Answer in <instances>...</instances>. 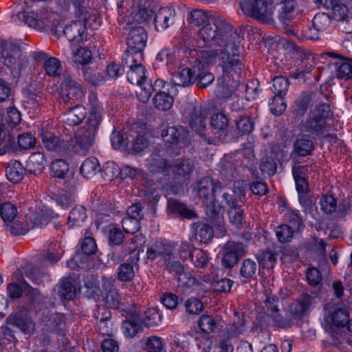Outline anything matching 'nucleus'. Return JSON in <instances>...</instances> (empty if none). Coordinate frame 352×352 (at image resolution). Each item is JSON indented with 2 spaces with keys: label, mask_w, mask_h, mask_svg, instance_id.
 I'll list each match as a JSON object with an SVG mask.
<instances>
[{
  "label": "nucleus",
  "mask_w": 352,
  "mask_h": 352,
  "mask_svg": "<svg viewBox=\"0 0 352 352\" xmlns=\"http://www.w3.org/2000/svg\"><path fill=\"white\" fill-rule=\"evenodd\" d=\"M239 5L247 16L263 23L270 24L274 22V6L266 0H242Z\"/></svg>",
  "instance_id": "1a4fd4ad"
},
{
  "label": "nucleus",
  "mask_w": 352,
  "mask_h": 352,
  "mask_svg": "<svg viewBox=\"0 0 352 352\" xmlns=\"http://www.w3.org/2000/svg\"><path fill=\"white\" fill-rule=\"evenodd\" d=\"M45 166L44 155L41 152L32 153L28 161V171L38 175L43 173Z\"/></svg>",
  "instance_id": "4c0bfd02"
},
{
  "label": "nucleus",
  "mask_w": 352,
  "mask_h": 352,
  "mask_svg": "<svg viewBox=\"0 0 352 352\" xmlns=\"http://www.w3.org/2000/svg\"><path fill=\"white\" fill-rule=\"evenodd\" d=\"M51 173L53 177L64 178L69 171V164L63 159H56L51 164Z\"/></svg>",
  "instance_id": "13d9d810"
},
{
  "label": "nucleus",
  "mask_w": 352,
  "mask_h": 352,
  "mask_svg": "<svg viewBox=\"0 0 352 352\" xmlns=\"http://www.w3.org/2000/svg\"><path fill=\"white\" fill-rule=\"evenodd\" d=\"M239 39L232 40L215 50L217 56H219V65L222 67L223 74H238L240 76L244 67V64L239 58Z\"/></svg>",
  "instance_id": "423d86ee"
},
{
  "label": "nucleus",
  "mask_w": 352,
  "mask_h": 352,
  "mask_svg": "<svg viewBox=\"0 0 352 352\" xmlns=\"http://www.w3.org/2000/svg\"><path fill=\"white\" fill-rule=\"evenodd\" d=\"M87 218L86 209L82 206L74 207L68 217V223L71 226H79Z\"/></svg>",
  "instance_id": "bf43d9fd"
},
{
  "label": "nucleus",
  "mask_w": 352,
  "mask_h": 352,
  "mask_svg": "<svg viewBox=\"0 0 352 352\" xmlns=\"http://www.w3.org/2000/svg\"><path fill=\"white\" fill-rule=\"evenodd\" d=\"M278 254L267 250L256 254V259L260 266L263 268L272 269L277 260Z\"/></svg>",
  "instance_id": "49530a36"
},
{
  "label": "nucleus",
  "mask_w": 352,
  "mask_h": 352,
  "mask_svg": "<svg viewBox=\"0 0 352 352\" xmlns=\"http://www.w3.org/2000/svg\"><path fill=\"white\" fill-rule=\"evenodd\" d=\"M167 208L170 213L179 214L183 218L192 219L197 217L194 210L175 199L168 200Z\"/></svg>",
  "instance_id": "7c9ffc66"
},
{
  "label": "nucleus",
  "mask_w": 352,
  "mask_h": 352,
  "mask_svg": "<svg viewBox=\"0 0 352 352\" xmlns=\"http://www.w3.org/2000/svg\"><path fill=\"white\" fill-rule=\"evenodd\" d=\"M99 127L98 121L87 119L85 124L77 132L74 139L71 138L65 144L68 153L86 155L92 148Z\"/></svg>",
  "instance_id": "20e7f679"
},
{
  "label": "nucleus",
  "mask_w": 352,
  "mask_h": 352,
  "mask_svg": "<svg viewBox=\"0 0 352 352\" xmlns=\"http://www.w3.org/2000/svg\"><path fill=\"white\" fill-rule=\"evenodd\" d=\"M271 112L275 116L281 115L286 109L284 96H274L269 102Z\"/></svg>",
  "instance_id": "774afa93"
},
{
  "label": "nucleus",
  "mask_w": 352,
  "mask_h": 352,
  "mask_svg": "<svg viewBox=\"0 0 352 352\" xmlns=\"http://www.w3.org/2000/svg\"><path fill=\"white\" fill-rule=\"evenodd\" d=\"M194 59L190 57V63L191 67L183 68L180 71L174 73L170 78V83L173 86L181 87H188L195 82V74L194 69Z\"/></svg>",
  "instance_id": "412c9836"
},
{
  "label": "nucleus",
  "mask_w": 352,
  "mask_h": 352,
  "mask_svg": "<svg viewBox=\"0 0 352 352\" xmlns=\"http://www.w3.org/2000/svg\"><path fill=\"white\" fill-rule=\"evenodd\" d=\"M314 96L313 93L302 94L292 106L294 113L298 116H303L308 107L313 103Z\"/></svg>",
  "instance_id": "c9c22d12"
},
{
  "label": "nucleus",
  "mask_w": 352,
  "mask_h": 352,
  "mask_svg": "<svg viewBox=\"0 0 352 352\" xmlns=\"http://www.w3.org/2000/svg\"><path fill=\"white\" fill-rule=\"evenodd\" d=\"M294 147L296 153L302 157L311 155L314 148V142L303 137L296 139Z\"/></svg>",
  "instance_id": "3c124183"
},
{
  "label": "nucleus",
  "mask_w": 352,
  "mask_h": 352,
  "mask_svg": "<svg viewBox=\"0 0 352 352\" xmlns=\"http://www.w3.org/2000/svg\"><path fill=\"white\" fill-rule=\"evenodd\" d=\"M82 72L85 80L91 86H99L106 80L103 73L96 68L83 67Z\"/></svg>",
  "instance_id": "72a5a7b5"
},
{
  "label": "nucleus",
  "mask_w": 352,
  "mask_h": 352,
  "mask_svg": "<svg viewBox=\"0 0 352 352\" xmlns=\"http://www.w3.org/2000/svg\"><path fill=\"white\" fill-rule=\"evenodd\" d=\"M18 210L15 205L10 202H5L0 205V217L4 226L17 218Z\"/></svg>",
  "instance_id": "de8ad7c7"
},
{
  "label": "nucleus",
  "mask_w": 352,
  "mask_h": 352,
  "mask_svg": "<svg viewBox=\"0 0 352 352\" xmlns=\"http://www.w3.org/2000/svg\"><path fill=\"white\" fill-rule=\"evenodd\" d=\"M86 23L82 21H74L66 25L62 32L72 44L80 45L87 38Z\"/></svg>",
  "instance_id": "a211bd4d"
},
{
  "label": "nucleus",
  "mask_w": 352,
  "mask_h": 352,
  "mask_svg": "<svg viewBox=\"0 0 352 352\" xmlns=\"http://www.w3.org/2000/svg\"><path fill=\"white\" fill-rule=\"evenodd\" d=\"M189 257L197 268H203L206 266L209 261L208 254L207 252L199 248H194L189 253Z\"/></svg>",
  "instance_id": "864d4df0"
},
{
  "label": "nucleus",
  "mask_w": 352,
  "mask_h": 352,
  "mask_svg": "<svg viewBox=\"0 0 352 352\" xmlns=\"http://www.w3.org/2000/svg\"><path fill=\"white\" fill-rule=\"evenodd\" d=\"M272 82V91L275 96H284L289 89V80L283 76H278L274 77Z\"/></svg>",
  "instance_id": "4d7b16f0"
},
{
  "label": "nucleus",
  "mask_w": 352,
  "mask_h": 352,
  "mask_svg": "<svg viewBox=\"0 0 352 352\" xmlns=\"http://www.w3.org/2000/svg\"><path fill=\"white\" fill-rule=\"evenodd\" d=\"M147 165L151 172L170 173L171 165L159 153H153L147 159Z\"/></svg>",
  "instance_id": "c85d7f7f"
},
{
  "label": "nucleus",
  "mask_w": 352,
  "mask_h": 352,
  "mask_svg": "<svg viewBox=\"0 0 352 352\" xmlns=\"http://www.w3.org/2000/svg\"><path fill=\"white\" fill-rule=\"evenodd\" d=\"M332 111L327 103L320 102L309 111L306 119L302 122L300 130L312 139L323 134L327 120L331 117Z\"/></svg>",
  "instance_id": "f03ea898"
},
{
  "label": "nucleus",
  "mask_w": 352,
  "mask_h": 352,
  "mask_svg": "<svg viewBox=\"0 0 352 352\" xmlns=\"http://www.w3.org/2000/svg\"><path fill=\"white\" fill-rule=\"evenodd\" d=\"M5 228L12 235L19 236L25 234L30 230V225L26 219L17 216V218L5 226Z\"/></svg>",
  "instance_id": "f704fd0d"
},
{
  "label": "nucleus",
  "mask_w": 352,
  "mask_h": 352,
  "mask_svg": "<svg viewBox=\"0 0 352 352\" xmlns=\"http://www.w3.org/2000/svg\"><path fill=\"white\" fill-rule=\"evenodd\" d=\"M99 171H100V164L96 157L87 158L82 162L80 167V173L87 179L92 177Z\"/></svg>",
  "instance_id": "8fccbe9b"
},
{
  "label": "nucleus",
  "mask_w": 352,
  "mask_h": 352,
  "mask_svg": "<svg viewBox=\"0 0 352 352\" xmlns=\"http://www.w3.org/2000/svg\"><path fill=\"white\" fill-rule=\"evenodd\" d=\"M190 56L194 59L195 82L200 88H205L214 80L213 74L208 72V68L213 65L217 58V52L213 50H191Z\"/></svg>",
  "instance_id": "7ed1b4c3"
},
{
  "label": "nucleus",
  "mask_w": 352,
  "mask_h": 352,
  "mask_svg": "<svg viewBox=\"0 0 352 352\" xmlns=\"http://www.w3.org/2000/svg\"><path fill=\"white\" fill-rule=\"evenodd\" d=\"M321 210L327 214L334 213L338 218L345 217L350 210V205L347 203L338 204L337 199L330 194L323 195L320 198Z\"/></svg>",
  "instance_id": "4468645a"
},
{
  "label": "nucleus",
  "mask_w": 352,
  "mask_h": 352,
  "mask_svg": "<svg viewBox=\"0 0 352 352\" xmlns=\"http://www.w3.org/2000/svg\"><path fill=\"white\" fill-rule=\"evenodd\" d=\"M338 78L349 79L352 77V62L349 59L340 58L335 63Z\"/></svg>",
  "instance_id": "09e8293b"
},
{
  "label": "nucleus",
  "mask_w": 352,
  "mask_h": 352,
  "mask_svg": "<svg viewBox=\"0 0 352 352\" xmlns=\"http://www.w3.org/2000/svg\"><path fill=\"white\" fill-rule=\"evenodd\" d=\"M257 270L256 263L250 259H244L241 263L240 276L245 279H249L256 274Z\"/></svg>",
  "instance_id": "0e129e2a"
},
{
  "label": "nucleus",
  "mask_w": 352,
  "mask_h": 352,
  "mask_svg": "<svg viewBox=\"0 0 352 352\" xmlns=\"http://www.w3.org/2000/svg\"><path fill=\"white\" fill-rule=\"evenodd\" d=\"M154 14V4L150 0H140L139 3L133 7L129 15V19H132L133 24L146 23L151 21Z\"/></svg>",
  "instance_id": "dca6fc26"
},
{
  "label": "nucleus",
  "mask_w": 352,
  "mask_h": 352,
  "mask_svg": "<svg viewBox=\"0 0 352 352\" xmlns=\"http://www.w3.org/2000/svg\"><path fill=\"white\" fill-rule=\"evenodd\" d=\"M86 114L84 107L76 105L63 113V120L70 126L78 125L85 119Z\"/></svg>",
  "instance_id": "2f4dec72"
},
{
  "label": "nucleus",
  "mask_w": 352,
  "mask_h": 352,
  "mask_svg": "<svg viewBox=\"0 0 352 352\" xmlns=\"http://www.w3.org/2000/svg\"><path fill=\"white\" fill-rule=\"evenodd\" d=\"M155 107L160 111L170 109L174 102L173 97L169 94L159 91L153 98Z\"/></svg>",
  "instance_id": "ea45409f"
},
{
  "label": "nucleus",
  "mask_w": 352,
  "mask_h": 352,
  "mask_svg": "<svg viewBox=\"0 0 352 352\" xmlns=\"http://www.w3.org/2000/svg\"><path fill=\"white\" fill-rule=\"evenodd\" d=\"M16 151L14 135L8 131H3L0 141V155L6 153H14Z\"/></svg>",
  "instance_id": "c03bdc74"
},
{
  "label": "nucleus",
  "mask_w": 352,
  "mask_h": 352,
  "mask_svg": "<svg viewBox=\"0 0 352 352\" xmlns=\"http://www.w3.org/2000/svg\"><path fill=\"white\" fill-rule=\"evenodd\" d=\"M208 111L201 104H189L186 107V120L190 127L201 137L206 138V120Z\"/></svg>",
  "instance_id": "9b49d317"
},
{
  "label": "nucleus",
  "mask_w": 352,
  "mask_h": 352,
  "mask_svg": "<svg viewBox=\"0 0 352 352\" xmlns=\"http://www.w3.org/2000/svg\"><path fill=\"white\" fill-rule=\"evenodd\" d=\"M79 283V278L75 274L69 275L62 280L58 289L59 295L67 300H72L80 288Z\"/></svg>",
  "instance_id": "393cba45"
},
{
  "label": "nucleus",
  "mask_w": 352,
  "mask_h": 352,
  "mask_svg": "<svg viewBox=\"0 0 352 352\" xmlns=\"http://www.w3.org/2000/svg\"><path fill=\"white\" fill-rule=\"evenodd\" d=\"M196 236L201 243H207L214 236V231L212 226L207 223H202L197 226Z\"/></svg>",
  "instance_id": "338daca9"
},
{
  "label": "nucleus",
  "mask_w": 352,
  "mask_h": 352,
  "mask_svg": "<svg viewBox=\"0 0 352 352\" xmlns=\"http://www.w3.org/2000/svg\"><path fill=\"white\" fill-rule=\"evenodd\" d=\"M174 248L171 244L162 241H157L152 245L149 246L146 250V258L151 261L162 257L164 261L168 256L173 254Z\"/></svg>",
  "instance_id": "bb28decb"
},
{
  "label": "nucleus",
  "mask_w": 352,
  "mask_h": 352,
  "mask_svg": "<svg viewBox=\"0 0 352 352\" xmlns=\"http://www.w3.org/2000/svg\"><path fill=\"white\" fill-rule=\"evenodd\" d=\"M89 116L87 119L94 120V117L98 121V124L101 122V107L97 98V96L94 93H91L89 96Z\"/></svg>",
  "instance_id": "680f3d73"
},
{
  "label": "nucleus",
  "mask_w": 352,
  "mask_h": 352,
  "mask_svg": "<svg viewBox=\"0 0 352 352\" xmlns=\"http://www.w3.org/2000/svg\"><path fill=\"white\" fill-rule=\"evenodd\" d=\"M194 168L193 162L190 159H177L174 164L171 165L170 172L181 176L190 175Z\"/></svg>",
  "instance_id": "79ce46f5"
},
{
  "label": "nucleus",
  "mask_w": 352,
  "mask_h": 352,
  "mask_svg": "<svg viewBox=\"0 0 352 352\" xmlns=\"http://www.w3.org/2000/svg\"><path fill=\"white\" fill-rule=\"evenodd\" d=\"M229 124V119L222 113H217L212 116L210 119V124L217 133H221L218 138L222 135H226L227 129Z\"/></svg>",
  "instance_id": "a19ab883"
},
{
  "label": "nucleus",
  "mask_w": 352,
  "mask_h": 352,
  "mask_svg": "<svg viewBox=\"0 0 352 352\" xmlns=\"http://www.w3.org/2000/svg\"><path fill=\"white\" fill-rule=\"evenodd\" d=\"M125 30L128 32L126 41L129 50L126 51V54H138L142 58V52L146 46L147 34L144 28L137 24L131 23L128 19L127 26Z\"/></svg>",
  "instance_id": "9d476101"
},
{
  "label": "nucleus",
  "mask_w": 352,
  "mask_h": 352,
  "mask_svg": "<svg viewBox=\"0 0 352 352\" xmlns=\"http://www.w3.org/2000/svg\"><path fill=\"white\" fill-rule=\"evenodd\" d=\"M0 63L9 68L14 74L19 75L25 66L20 46L14 43L0 41Z\"/></svg>",
  "instance_id": "6e6552de"
},
{
  "label": "nucleus",
  "mask_w": 352,
  "mask_h": 352,
  "mask_svg": "<svg viewBox=\"0 0 352 352\" xmlns=\"http://www.w3.org/2000/svg\"><path fill=\"white\" fill-rule=\"evenodd\" d=\"M331 23L330 17L325 13H318L315 15L312 25L319 32H327Z\"/></svg>",
  "instance_id": "69168bd1"
},
{
  "label": "nucleus",
  "mask_w": 352,
  "mask_h": 352,
  "mask_svg": "<svg viewBox=\"0 0 352 352\" xmlns=\"http://www.w3.org/2000/svg\"><path fill=\"white\" fill-rule=\"evenodd\" d=\"M245 331V320L243 317L238 318L226 330V336L229 338H236Z\"/></svg>",
  "instance_id": "6e6d98bb"
},
{
  "label": "nucleus",
  "mask_w": 352,
  "mask_h": 352,
  "mask_svg": "<svg viewBox=\"0 0 352 352\" xmlns=\"http://www.w3.org/2000/svg\"><path fill=\"white\" fill-rule=\"evenodd\" d=\"M332 17L339 23V26L346 34H352V12L342 3L332 6Z\"/></svg>",
  "instance_id": "6ab92c4d"
},
{
  "label": "nucleus",
  "mask_w": 352,
  "mask_h": 352,
  "mask_svg": "<svg viewBox=\"0 0 352 352\" xmlns=\"http://www.w3.org/2000/svg\"><path fill=\"white\" fill-rule=\"evenodd\" d=\"M61 86L64 94L66 95L68 100H78L85 96L81 85L76 82L68 74L64 76Z\"/></svg>",
  "instance_id": "b1692460"
},
{
  "label": "nucleus",
  "mask_w": 352,
  "mask_h": 352,
  "mask_svg": "<svg viewBox=\"0 0 352 352\" xmlns=\"http://www.w3.org/2000/svg\"><path fill=\"white\" fill-rule=\"evenodd\" d=\"M245 254V247L242 242L228 241L221 248V263L224 268L232 269Z\"/></svg>",
  "instance_id": "f8f14e48"
},
{
  "label": "nucleus",
  "mask_w": 352,
  "mask_h": 352,
  "mask_svg": "<svg viewBox=\"0 0 352 352\" xmlns=\"http://www.w3.org/2000/svg\"><path fill=\"white\" fill-rule=\"evenodd\" d=\"M178 287L183 294H188L199 285V280L190 272H184L177 278Z\"/></svg>",
  "instance_id": "473e14b6"
},
{
  "label": "nucleus",
  "mask_w": 352,
  "mask_h": 352,
  "mask_svg": "<svg viewBox=\"0 0 352 352\" xmlns=\"http://www.w3.org/2000/svg\"><path fill=\"white\" fill-rule=\"evenodd\" d=\"M44 69L50 76H59L63 71L60 60L54 57H50L47 59L44 64Z\"/></svg>",
  "instance_id": "052dcab7"
},
{
  "label": "nucleus",
  "mask_w": 352,
  "mask_h": 352,
  "mask_svg": "<svg viewBox=\"0 0 352 352\" xmlns=\"http://www.w3.org/2000/svg\"><path fill=\"white\" fill-rule=\"evenodd\" d=\"M166 84V82L162 79H157L153 83L147 80L146 82H144L142 88L137 91L139 100L143 103L147 102L152 94L154 91L157 93L159 91H161L160 89L164 88Z\"/></svg>",
  "instance_id": "c756f323"
},
{
  "label": "nucleus",
  "mask_w": 352,
  "mask_h": 352,
  "mask_svg": "<svg viewBox=\"0 0 352 352\" xmlns=\"http://www.w3.org/2000/svg\"><path fill=\"white\" fill-rule=\"evenodd\" d=\"M198 36L204 42L219 47L230 41L239 39L230 24L223 19L214 17L199 30Z\"/></svg>",
  "instance_id": "f257e3e1"
},
{
  "label": "nucleus",
  "mask_w": 352,
  "mask_h": 352,
  "mask_svg": "<svg viewBox=\"0 0 352 352\" xmlns=\"http://www.w3.org/2000/svg\"><path fill=\"white\" fill-rule=\"evenodd\" d=\"M122 328L124 336L127 338H133L143 330L141 321L136 318L124 320Z\"/></svg>",
  "instance_id": "a18cd8bd"
},
{
  "label": "nucleus",
  "mask_w": 352,
  "mask_h": 352,
  "mask_svg": "<svg viewBox=\"0 0 352 352\" xmlns=\"http://www.w3.org/2000/svg\"><path fill=\"white\" fill-rule=\"evenodd\" d=\"M17 17L24 21L28 26L40 30L50 31L56 36H60L61 31L58 30L60 25L58 15L49 9H43L38 12H19Z\"/></svg>",
  "instance_id": "39448f33"
},
{
  "label": "nucleus",
  "mask_w": 352,
  "mask_h": 352,
  "mask_svg": "<svg viewBox=\"0 0 352 352\" xmlns=\"http://www.w3.org/2000/svg\"><path fill=\"white\" fill-rule=\"evenodd\" d=\"M237 134L242 135L250 133L254 129V122L250 116L241 115L235 120Z\"/></svg>",
  "instance_id": "603ef678"
},
{
  "label": "nucleus",
  "mask_w": 352,
  "mask_h": 352,
  "mask_svg": "<svg viewBox=\"0 0 352 352\" xmlns=\"http://www.w3.org/2000/svg\"><path fill=\"white\" fill-rule=\"evenodd\" d=\"M316 304V297L304 293L300 297L292 302L289 307L290 317L284 318L280 315L276 316V322L281 328L290 327L294 320L300 319L307 314Z\"/></svg>",
  "instance_id": "0eeeda50"
},
{
  "label": "nucleus",
  "mask_w": 352,
  "mask_h": 352,
  "mask_svg": "<svg viewBox=\"0 0 352 352\" xmlns=\"http://www.w3.org/2000/svg\"><path fill=\"white\" fill-rule=\"evenodd\" d=\"M240 82V76L236 74L232 75L223 74L218 79L217 87L214 90L216 96L219 98L231 97L237 90Z\"/></svg>",
  "instance_id": "ddd939ff"
},
{
  "label": "nucleus",
  "mask_w": 352,
  "mask_h": 352,
  "mask_svg": "<svg viewBox=\"0 0 352 352\" xmlns=\"http://www.w3.org/2000/svg\"><path fill=\"white\" fill-rule=\"evenodd\" d=\"M188 131L183 126H168L162 131L163 140L170 144H177L184 140Z\"/></svg>",
  "instance_id": "cd10ccee"
},
{
  "label": "nucleus",
  "mask_w": 352,
  "mask_h": 352,
  "mask_svg": "<svg viewBox=\"0 0 352 352\" xmlns=\"http://www.w3.org/2000/svg\"><path fill=\"white\" fill-rule=\"evenodd\" d=\"M259 168L263 174L269 176L275 175L277 170V164L273 155H265L260 160Z\"/></svg>",
  "instance_id": "5fc2aeb1"
},
{
  "label": "nucleus",
  "mask_w": 352,
  "mask_h": 352,
  "mask_svg": "<svg viewBox=\"0 0 352 352\" xmlns=\"http://www.w3.org/2000/svg\"><path fill=\"white\" fill-rule=\"evenodd\" d=\"M228 215L231 225L237 230H241L245 226V214L242 207L228 208Z\"/></svg>",
  "instance_id": "37998d69"
},
{
  "label": "nucleus",
  "mask_w": 352,
  "mask_h": 352,
  "mask_svg": "<svg viewBox=\"0 0 352 352\" xmlns=\"http://www.w3.org/2000/svg\"><path fill=\"white\" fill-rule=\"evenodd\" d=\"M6 321L8 324L18 327L25 333L30 334L34 332V324L25 312L12 314L7 318Z\"/></svg>",
  "instance_id": "4be33fe9"
},
{
  "label": "nucleus",
  "mask_w": 352,
  "mask_h": 352,
  "mask_svg": "<svg viewBox=\"0 0 352 352\" xmlns=\"http://www.w3.org/2000/svg\"><path fill=\"white\" fill-rule=\"evenodd\" d=\"M129 256L126 262L122 263L117 270L118 279L122 282H130L135 276L134 267L138 265L139 262V251L136 250V246L134 245L131 248Z\"/></svg>",
  "instance_id": "f3484780"
},
{
  "label": "nucleus",
  "mask_w": 352,
  "mask_h": 352,
  "mask_svg": "<svg viewBox=\"0 0 352 352\" xmlns=\"http://www.w3.org/2000/svg\"><path fill=\"white\" fill-rule=\"evenodd\" d=\"M175 12L174 9L165 7L159 9L153 19L155 29L157 31L164 30L174 23Z\"/></svg>",
  "instance_id": "a878e982"
},
{
  "label": "nucleus",
  "mask_w": 352,
  "mask_h": 352,
  "mask_svg": "<svg viewBox=\"0 0 352 352\" xmlns=\"http://www.w3.org/2000/svg\"><path fill=\"white\" fill-rule=\"evenodd\" d=\"M221 190V184L209 177H203L197 184V195L206 205L213 204L216 192Z\"/></svg>",
  "instance_id": "2eb2a0df"
},
{
  "label": "nucleus",
  "mask_w": 352,
  "mask_h": 352,
  "mask_svg": "<svg viewBox=\"0 0 352 352\" xmlns=\"http://www.w3.org/2000/svg\"><path fill=\"white\" fill-rule=\"evenodd\" d=\"M126 63H127V60L133 63L129 66L130 70L127 72V79L130 83L139 86V89H140L144 82H147L145 76V68L141 63H137V60L133 56L126 54Z\"/></svg>",
  "instance_id": "aec40b11"
},
{
  "label": "nucleus",
  "mask_w": 352,
  "mask_h": 352,
  "mask_svg": "<svg viewBox=\"0 0 352 352\" xmlns=\"http://www.w3.org/2000/svg\"><path fill=\"white\" fill-rule=\"evenodd\" d=\"M275 8L278 12V19L283 25H287L293 18L297 5L296 0H274Z\"/></svg>",
  "instance_id": "5701e85b"
},
{
  "label": "nucleus",
  "mask_w": 352,
  "mask_h": 352,
  "mask_svg": "<svg viewBox=\"0 0 352 352\" xmlns=\"http://www.w3.org/2000/svg\"><path fill=\"white\" fill-rule=\"evenodd\" d=\"M25 173V168L19 161L11 162L6 168L8 179L14 184L22 181Z\"/></svg>",
  "instance_id": "e433bc0d"
},
{
  "label": "nucleus",
  "mask_w": 352,
  "mask_h": 352,
  "mask_svg": "<svg viewBox=\"0 0 352 352\" xmlns=\"http://www.w3.org/2000/svg\"><path fill=\"white\" fill-rule=\"evenodd\" d=\"M110 311L103 307L99 309L98 312L95 314V318L98 320L97 327L100 332L102 334H108V327L106 326L107 321L110 318Z\"/></svg>",
  "instance_id": "e2e57ef3"
},
{
  "label": "nucleus",
  "mask_w": 352,
  "mask_h": 352,
  "mask_svg": "<svg viewBox=\"0 0 352 352\" xmlns=\"http://www.w3.org/2000/svg\"><path fill=\"white\" fill-rule=\"evenodd\" d=\"M329 322L338 328L344 327L349 322V314L345 307L336 308L330 314Z\"/></svg>",
  "instance_id": "58836bf2"
}]
</instances>
